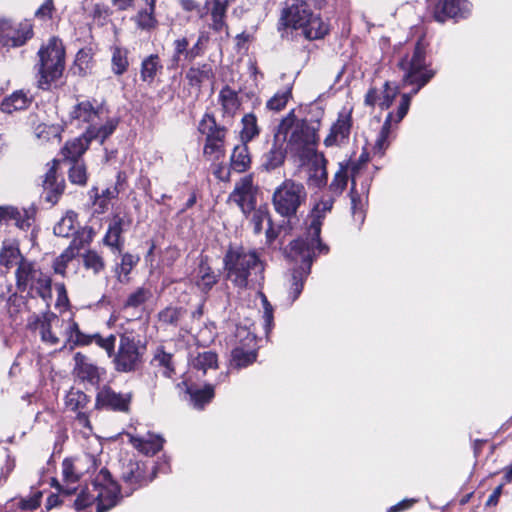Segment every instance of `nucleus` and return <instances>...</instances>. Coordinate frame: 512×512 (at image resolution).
<instances>
[{
	"instance_id": "obj_62",
	"label": "nucleus",
	"mask_w": 512,
	"mask_h": 512,
	"mask_svg": "<svg viewBox=\"0 0 512 512\" xmlns=\"http://www.w3.org/2000/svg\"><path fill=\"white\" fill-rule=\"evenodd\" d=\"M380 95L376 88H370L365 95L364 103L366 106L374 107L376 103H379Z\"/></svg>"
},
{
	"instance_id": "obj_44",
	"label": "nucleus",
	"mask_w": 512,
	"mask_h": 512,
	"mask_svg": "<svg viewBox=\"0 0 512 512\" xmlns=\"http://www.w3.org/2000/svg\"><path fill=\"white\" fill-rule=\"evenodd\" d=\"M172 357H173V355L170 353H167L163 349V347H159V348H157L151 363L153 365L162 367L163 368V371H162L163 376L170 378L175 372V369H174V366L172 363Z\"/></svg>"
},
{
	"instance_id": "obj_50",
	"label": "nucleus",
	"mask_w": 512,
	"mask_h": 512,
	"mask_svg": "<svg viewBox=\"0 0 512 512\" xmlns=\"http://www.w3.org/2000/svg\"><path fill=\"white\" fill-rule=\"evenodd\" d=\"M150 296L151 292L149 289L139 287L127 297L123 305V309H137L142 306L150 298Z\"/></svg>"
},
{
	"instance_id": "obj_2",
	"label": "nucleus",
	"mask_w": 512,
	"mask_h": 512,
	"mask_svg": "<svg viewBox=\"0 0 512 512\" xmlns=\"http://www.w3.org/2000/svg\"><path fill=\"white\" fill-rule=\"evenodd\" d=\"M289 28L300 31L307 40L321 39L328 33V25L304 0L285 1L278 27L282 38L288 33Z\"/></svg>"
},
{
	"instance_id": "obj_20",
	"label": "nucleus",
	"mask_w": 512,
	"mask_h": 512,
	"mask_svg": "<svg viewBox=\"0 0 512 512\" xmlns=\"http://www.w3.org/2000/svg\"><path fill=\"white\" fill-rule=\"evenodd\" d=\"M36 209H18L14 206H0V223H13L17 228L27 231L34 221Z\"/></svg>"
},
{
	"instance_id": "obj_52",
	"label": "nucleus",
	"mask_w": 512,
	"mask_h": 512,
	"mask_svg": "<svg viewBox=\"0 0 512 512\" xmlns=\"http://www.w3.org/2000/svg\"><path fill=\"white\" fill-rule=\"evenodd\" d=\"M174 53L171 58L172 66H178L179 62L183 58L188 61V53H189V41L186 37L176 39L173 42Z\"/></svg>"
},
{
	"instance_id": "obj_56",
	"label": "nucleus",
	"mask_w": 512,
	"mask_h": 512,
	"mask_svg": "<svg viewBox=\"0 0 512 512\" xmlns=\"http://www.w3.org/2000/svg\"><path fill=\"white\" fill-rule=\"evenodd\" d=\"M154 10V0L150 2V12L148 11H140L136 17L137 25L141 29L151 30L156 26V19L153 16Z\"/></svg>"
},
{
	"instance_id": "obj_7",
	"label": "nucleus",
	"mask_w": 512,
	"mask_h": 512,
	"mask_svg": "<svg viewBox=\"0 0 512 512\" xmlns=\"http://www.w3.org/2000/svg\"><path fill=\"white\" fill-rule=\"evenodd\" d=\"M15 286L18 292L27 293L43 300L52 298V279L31 260L23 261L15 270Z\"/></svg>"
},
{
	"instance_id": "obj_45",
	"label": "nucleus",
	"mask_w": 512,
	"mask_h": 512,
	"mask_svg": "<svg viewBox=\"0 0 512 512\" xmlns=\"http://www.w3.org/2000/svg\"><path fill=\"white\" fill-rule=\"evenodd\" d=\"M217 360L218 357L215 352L204 351L192 360L191 365L194 369L200 370L205 374L208 369L217 368Z\"/></svg>"
},
{
	"instance_id": "obj_27",
	"label": "nucleus",
	"mask_w": 512,
	"mask_h": 512,
	"mask_svg": "<svg viewBox=\"0 0 512 512\" xmlns=\"http://www.w3.org/2000/svg\"><path fill=\"white\" fill-rule=\"evenodd\" d=\"M465 0H443L434 9V17L438 22H444L448 18L462 17L465 12Z\"/></svg>"
},
{
	"instance_id": "obj_26",
	"label": "nucleus",
	"mask_w": 512,
	"mask_h": 512,
	"mask_svg": "<svg viewBox=\"0 0 512 512\" xmlns=\"http://www.w3.org/2000/svg\"><path fill=\"white\" fill-rule=\"evenodd\" d=\"M33 101L32 95L29 91L23 89L16 90L9 96L3 98L0 103V110L6 114H12L16 111H23L28 109Z\"/></svg>"
},
{
	"instance_id": "obj_1",
	"label": "nucleus",
	"mask_w": 512,
	"mask_h": 512,
	"mask_svg": "<svg viewBox=\"0 0 512 512\" xmlns=\"http://www.w3.org/2000/svg\"><path fill=\"white\" fill-rule=\"evenodd\" d=\"M226 278L239 289L259 285L264 280V264L255 250L230 247L223 258Z\"/></svg>"
},
{
	"instance_id": "obj_24",
	"label": "nucleus",
	"mask_w": 512,
	"mask_h": 512,
	"mask_svg": "<svg viewBox=\"0 0 512 512\" xmlns=\"http://www.w3.org/2000/svg\"><path fill=\"white\" fill-rule=\"evenodd\" d=\"M399 65L408 77H419L425 71H432L427 69L425 47L420 41L416 43L412 57L402 59Z\"/></svg>"
},
{
	"instance_id": "obj_35",
	"label": "nucleus",
	"mask_w": 512,
	"mask_h": 512,
	"mask_svg": "<svg viewBox=\"0 0 512 512\" xmlns=\"http://www.w3.org/2000/svg\"><path fill=\"white\" fill-rule=\"evenodd\" d=\"M64 334L67 337V343H72L71 348L74 346H85L93 342V334L87 335L83 333L78 326V323L70 318L65 326Z\"/></svg>"
},
{
	"instance_id": "obj_34",
	"label": "nucleus",
	"mask_w": 512,
	"mask_h": 512,
	"mask_svg": "<svg viewBox=\"0 0 512 512\" xmlns=\"http://www.w3.org/2000/svg\"><path fill=\"white\" fill-rule=\"evenodd\" d=\"M77 214L73 211H68L65 216L54 226L53 231L56 236L69 237L70 235L86 238V234L82 235V230L76 228Z\"/></svg>"
},
{
	"instance_id": "obj_23",
	"label": "nucleus",
	"mask_w": 512,
	"mask_h": 512,
	"mask_svg": "<svg viewBox=\"0 0 512 512\" xmlns=\"http://www.w3.org/2000/svg\"><path fill=\"white\" fill-rule=\"evenodd\" d=\"M351 127V113H339L337 121L332 125L330 133L324 140V144L330 147L345 143L349 139Z\"/></svg>"
},
{
	"instance_id": "obj_51",
	"label": "nucleus",
	"mask_w": 512,
	"mask_h": 512,
	"mask_svg": "<svg viewBox=\"0 0 512 512\" xmlns=\"http://www.w3.org/2000/svg\"><path fill=\"white\" fill-rule=\"evenodd\" d=\"M183 313V308L169 306L158 313V319L162 324L177 326Z\"/></svg>"
},
{
	"instance_id": "obj_19",
	"label": "nucleus",
	"mask_w": 512,
	"mask_h": 512,
	"mask_svg": "<svg viewBox=\"0 0 512 512\" xmlns=\"http://www.w3.org/2000/svg\"><path fill=\"white\" fill-rule=\"evenodd\" d=\"M131 222V218L126 214L117 213L113 215L103 239L104 244L120 253L124 246L122 234L127 231Z\"/></svg>"
},
{
	"instance_id": "obj_13",
	"label": "nucleus",
	"mask_w": 512,
	"mask_h": 512,
	"mask_svg": "<svg viewBox=\"0 0 512 512\" xmlns=\"http://www.w3.org/2000/svg\"><path fill=\"white\" fill-rule=\"evenodd\" d=\"M334 203L333 197L320 200L312 209L310 214V224L307 228V234L302 237L309 247L318 251V254H327L329 247L321 241L320 233L322 220L327 212H330Z\"/></svg>"
},
{
	"instance_id": "obj_55",
	"label": "nucleus",
	"mask_w": 512,
	"mask_h": 512,
	"mask_svg": "<svg viewBox=\"0 0 512 512\" xmlns=\"http://www.w3.org/2000/svg\"><path fill=\"white\" fill-rule=\"evenodd\" d=\"M68 178L71 183L77 185H85L87 182V171L84 164L73 162L69 169Z\"/></svg>"
},
{
	"instance_id": "obj_22",
	"label": "nucleus",
	"mask_w": 512,
	"mask_h": 512,
	"mask_svg": "<svg viewBox=\"0 0 512 512\" xmlns=\"http://www.w3.org/2000/svg\"><path fill=\"white\" fill-rule=\"evenodd\" d=\"M317 142L316 129L306 120L296 123L289 138V145L295 147L297 151H310Z\"/></svg>"
},
{
	"instance_id": "obj_16",
	"label": "nucleus",
	"mask_w": 512,
	"mask_h": 512,
	"mask_svg": "<svg viewBox=\"0 0 512 512\" xmlns=\"http://www.w3.org/2000/svg\"><path fill=\"white\" fill-rule=\"evenodd\" d=\"M155 477L156 467H153L151 476L147 477L145 463L134 460L122 463L121 479L128 486V491H126L127 496L153 481Z\"/></svg>"
},
{
	"instance_id": "obj_10",
	"label": "nucleus",
	"mask_w": 512,
	"mask_h": 512,
	"mask_svg": "<svg viewBox=\"0 0 512 512\" xmlns=\"http://www.w3.org/2000/svg\"><path fill=\"white\" fill-rule=\"evenodd\" d=\"M146 347L141 345L133 333L120 335L117 353H114L113 364L118 372H135L143 363V355Z\"/></svg>"
},
{
	"instance_id": "obj_60",
	"label": "nucleus",
	"mask_w": 512,
	"mask_h": 512,
	"mask_svg": "<svg viewBox=\"0 0 512 512\" xmlns=\"http://www.w3.org/2000/svg\"><path fill=\"white\" fill-rule=\"evenodd\" d=\"M63 468V477L65 481L70 483H75L78 481V474L75 470V466L72 461L69 459H65L62 463Z\"/></svg>"
},
{
	"instance_id": "obj_54",
	"label": "nucleus",
	"mask_w": 512,
	"mask_h": 512,
	"mask_svg": "<svg viewBox=\"0 0 512 512\" xmlns=\"http://www.w3.org/2000/svg\"><path fill=\"white\" fill-rule=\"evenodd\" d=\"M83 263L87 269L93 270L95 274L102 271L105 267L103 258L93 250H89L83 255Z\"/></svg>"
},
{
	"instance_id": "obj_21",
	"label": "nucleus",
	"mask_w": 512,
	"mask_h": 512,
	"mask_svg": "<svg viewBox=\"0 0 512 512\" xmlns=\"http://www.w3.org/2000/svg\"><path fill=\"white\" fill-rule=\"evenodd\" d=\"M344 166L347 167V173H350L351 178V190H350V198H351V210L352 216L355 221L359 223H363L365 215L361 206L360 195L356 190L357 181L360 177L361 171L365 166L362 165L361 161H348Z\"/></svg>"
},
{
	"instance_id": "obj_31",
	"label": "nucleus",
	"mask_w": 512,
	"mask_h": 512,
	"mask_svg": "<svg viewBox=\"0 0 512 512\" xmlns=\"http://www.w3.org/2000/svg\"><path fill=\"white\" fill-rule=\"evenodd\" d=\"M185 77L190 86L200 89L203 83L213 80L215 78V74L210 64L203 63L198 66L190 67L186 72Z\"/></svg>"
},
{
	"instance_id": "obj_25",
	"label": "nucleus",
	"mask_w": 512,
	"mask_h": 512,
	"mask_svg": "<svg viewBox=\"0 0 512 512\" xmlns=\"http://www.w3.org/2000/svg\"><path fill=\"white\" fill-rule=\"evenodd\" d=\"M43 192L41 197L51 205H54L58 202L60 196L64 192V181L61 180L58 182L57 180V171L55 166H52L46 172L44 179L42 181Z\"/></svg>"
},
{
	"instance_id": "obj_40",
	"label": "nucleus",
	"mask_w": 512,
	"mask_h": 512,
	"mask_svg": "<svg viewBox=\"0 0 512 512\" xmlns=\"http://www.w3.org/2000/svg\"><path fill=\"white\" fill-rule=\"evenodd\" d=\"M199 274L200 278L196 285L203 293L207 294L218 282L219 275L215 274L212 268L203 261L199 265Z\"/></svg>"
},
{
	"instance_id": "obj_12",
	"label": "nucleus",
	"mask_w": 512,
	"mask_h": 512,
	"mask_svg": "<svg viewBox=\"0 0 512 512\" xmlns=\"http://www.w3.org/2000/svg\"><path fill=\"white\" fill-rule=\"evenodd\" d=\"M295 114L292 110L278 125V131L269 150L263 154L261 167L266 171H272L284 164L287 150L285 146L287 131L295 122Z\"/></svg>"
},
{
	"instance_id": "obj_33",
	"label": "nucleus",
	"mask_w": 512,
	"mask_h": 512,
	"mask_svg": "<svg viewBox=\"0 0 512 512\" xmlns=\"http://www.w3.org/2000/svg\"><path fill=\"white\" fill-rule=\"evenodd\" d=\"M327 160L323 155L316 156L312 162L308 184L316 188H322L326 186L328 180V173L326 169Z\"/></svg>"
},
{
	"instance_id": "obj_28",
	"label": "nucleus",
	"mask_w": 512,
	"mask_h": 512,
	"mask_svg": "<svg viewBox=\"0 0 512 512\" xmlns=\"http://www.w3.org/2000/svg\"><path fill=\"white\" fill-rule=\"evenodd\" d=\"M65 320L60 319L54 313H47L44 315L40 323V337L42 342L55 346L60 343L59 337L52 331L53 327H63Z\"/></svg>"
},
{
	"instance_id": "obj_48",
	"label": "nucleus",
	"mask_w": 512,
	"mask_h": 512,
	"mask_svg": "<svg viewBox=\"0 0 512 512\" xmlns=\"http://www.w3.org/2000/svg\"><path fill=\"white\" fill-rule=\"evenodd\" d=\"M349 175L347 167L344 163H340L338 171L335 173L332 182L329 185V191L333 196H339L345 190L348 183Z\"/></svg>"
},
{
	"instance_id": "obj_41",
	"label": "nucleus",
	"mask_w": 512,
	"mask_h": 512,
	"mask_svg": "<svg viewBox=\"0 0 512 512\" xmlns=\"http://www.w3.org/2000/svg\"><path fill=\"white\" fill-rule=\"evenodd\" d=\"M242 130L240 132L241 141L249 143L260 133V128L257 124V118L253 113H247L242 117Z\"/></svg>"
},
{
	"instance_id": "obj_61",
	"label": "nucleus",
	"mask_w": 512,
	"mask_h": 512,
	"mask_svg": "<svg viewBox=\"0 0 512 512\" xmlns=\"http://www.w3.org/2000/svg\"><path fill=\"white\" fill-rule=\"evenodd\" d=\"M203 39H204V36H200L198 38L197 42L191 48H189L188 61H192L196 57L202 55V53H203V48H202V41H203Z\"/></svg>"
},
{
	"instance_id": "obj_46",
	"label": "nucleus",
	"mask_w": 512,
	"mask_h": 512,
	"mask_svg": "<svg viewBox=\"0 0 512 512\" xmlns=\"http://www.w3.org/2000/svg\"><path fill=\"white\" fill-rule=\"evenodd\" d=\"M90 398L81 390L71 389L65 397V405L71 411H82Z\"/></svg>"
},
{
	"instance_id": "obj_47",
	"label": "nucleus",
	"mask_w": 512,
	"mask_h": 512,
	"mask_svg": "<svg viewBox=\"0 0 512 512\" xmlns=\"http://www.w3.org/2000/svg\"><path fill=\"white\" fill-rule=\"evenodd\" d=\"M248 218L256 235L262 232L265 220H267L268 224H271L270 213L266 205L259 206L258 208L255 207Z\"/></svg>"
},
{
	"instance_id": "obj_18",
	"label": "nucleus",
	"mask_w": 512,
	"mask_h": 512,
	"mask_svg": "<svg viewBox=\"0 0 512 512\" xmlns=\"http://www.w3.org/2000/svg\"><path fill=\"white\" fill-rule=\"evenodd\" d=\"M133 394L119 393L110 386H103L96 395V407L115 412L128 413Z\"/></svg>"
},
{
	"instance_id": "obj_17",
	"label": "nucleus",
	"mask_w": 512,
	"mask_h": 512,
	"mask_svg": "<svg viewBox=\"0 0 512 512\" xmlns=\"http://www.w3.org/2000/svg\"><path fill=\"white\" fill-rule=\"evenodd\" d=\"M74 374L81 382L92 387H99V384L106 374L104 368L97 366L88 356L76 352L73 356Z\"/></svg>"
},
{
	"instance_id": "obj_30",
	"label": "nucleus",
	"mask_w": 512,
	"mask_h": 512,
	"mask_svg": "<svg viewBox=\"0 0 512 512\" xmlns=\"http://www.w3.org/2000/svg\"><path fill=\"white\" fill-rule=\"evenodd\" d=\"M248 143L242 142L236 145L230 157V167L237 173L246 172L251 165V156Z\"/></svg>"
},
{
	"instance_id": "obj_14",
	"label": "nucleus",
	"mask_w": 512,
	"mask_h": 512,
	"mask_svg": "<svg viewBox=\"0 0 512 512\" xmlns=\"http://www.w3.org/2000/svg\"><path fill=\"white\" fill-rule=\"evenodd\" d=\"M236 338L240 339V343L231 352V364L244 368L256 361V337L245 328H238Z\"/></svg>"
},
{
	"instance_id": "obj_42",
	"label": "nucleus",
	"mask_w": 512,
	"mask_h": 512,
	"mask_svg": "<svg viewBox=\"0 0 512 512\" xmlns=\"http://www.w3.org/2000/svg\"><path fill=\"white\" fill-rule=\"evenodd\" d=\"M187 392L190 396V401L197 409H202L204 405L209 403L214 397V388L212 385H205L202 389L188 388Z\"/></svg>"
},
{
	"instance_id": "obj_57",
	"label": "nucleus",
	"mask_w": 512,
	"mask_h": 512,
	"mask_svg": "<svg viewBox=\"0 0 512 512\" xmlns=\"http://www.w3.org/2000/svg\"><path fill=\"white\" fill-rule=\"evenodd\" d=\"M93 341L102 349H104L108 356L111 357L114 355L115 351V342H116V336L115 335H109L106 338H103L100 334L95 333L93 334Z\"/></svg>"
},
{
	"instance_id": "obj_4",
	"label": "nucleus",
	"mask_w": 512,
	"mask_h": 512,
	"mask_svg": "<svg viewBox=\"0 0 512 512\" xmlns=\"http://www.w3.org/2000/svg\"><path fill=\"white\" fill-rule=\"evenodd\" d=\"M93 492L86 488L80 492L74 501V508L84 510L97 501V512H106L114 507L120 496V486L112 478L108 469L102 468L91 483Z\"/></svg>"
},
{
	"instance_id": "obj_32",
	"label": "nucleus",
	"mask_w": 512,
	"mask_h": 512,
	"mask_svg": "<svg viewBox=\"0 0 512 512\" xmlns=\"http://www.w3.org/2000/svg\"><path fill=\"white\" fill-rule=\"evenodd\" d=\"M218 100L221 105L223 115L228 117H233L241 105L238 93L229 85H225L220 90Z\"/></svg>"
},
{
	"instance_id": "obj_39",
	"label": "nucleus",
	"mask_w": 512,
	"mask_h": 512,
	"mask_svg": "<svg viewBox=\"0 0 512 512\" xmlns=\"http://www.w3.org/2000/svg\"><path fill=\"white\" fill-rule=\"evenodd\" d=\"M86 234V238H80L79 236L74 237L70 245L60 254V256L70 262L72 261L76 255L78 254L79 250L85 245L88 244L93 237V230L92 228L84 227L82 228V235Z\"/></svg>"
},
{
	"instance_id": "obj_11",
	"label": "nucleus",
	"mask_w": 512,
	"mask_h": 512,
	"mask_svg": "<svg viewBox=\"0 0 512 512\" xmlns=\"http://www.w3.org/2000/svg\"><path fill=\"white\" fill-rule=\"evenodd\" d=\"M198 131L205 135L203 154L209 160H219L225 155L224 140L227 129L216 123L214 115L206 113L199 122Z\"/></svg>"
},
{
	"instance_id": "obj_15",
	"label": "nucleus",
	"mask_w": 512,
	"mask_h": 512,
	"mask_svg": "<svg viewBox=\"0 0 512 512\" xmlns=\"http://www.w3.org/2000/svg\"><path fill=\"white\" fill-rule=\"evenodd\" d=\"M228 203H235L243 215L248 219L256 206V190L251 176L242 177L235 183L234 189L229 194Z\"/></svg>"
},
{
	"instance_id": "obj_49",
	"label": "nucleus",
	"mask_w": 512,
	"mask_h": 512,
	"mask_svg": "<svg viewBox=\"0 0 512 512\" xmlns=\"http://www.w3.org/2000/svg\"><path fill=\"white\" fill-rule=\"evenodd\" d=\"M292 97V87L287 86L276 92L266 103V107L272 111H281L285 108L288 100Z\"/></svg>"
},
{
	"instance_id": "obj_3",
	"label": "nucleus",
	"mask_w": 512,
	"mask_h": 512,
	"mask_svg": "<svg viewBox=\"0 0 512 512\" xmlns=\"http://www.w3.org/2000/svg\"><path fill=\"white\" fill-rule=\"evenodd\" d=\"M307 191L305 186L293 179H285L272 194L274 211L283 219L280 229L290 233L299 223V211L305 205Z\"/></svg>"
},
{
	"instance_id": "obj_64",
	"label": "nucleus",
	"mask_w": 512,
	"mask_h": 512,
	"mask_svg": "<svg viewBox=\"0 0 512 512\" xmlns=\"http://www.w3.org/2000/svg\"><path fill=\"white\" fill-rule=\"evenodd\" d=\"M53 10V0H46L35 12L37 17L50 16Z\"/></svg>"
},
{
	"instance_id": "obj_5",
	"label": "nucleus",
	"mask_w": 512,
	"mask_h": 512,
	"mask_svg": "<svg viewBox=\"0 0 512 512\" xmlns=\"http://www.w3.org/2000/svg\"><path fill=\"white\" fill-rule=\"evenodd\" d=\"M102 115L101 106L94 107L89 100L77 103L70 112V119L86 123L88 126L83 133L84 139L98 141L103 144L117 129L120 119L108 117L106 121L99 124Z\"/></svg>"
},
{
	"instance_id": "obj_59",
	"label": "nucleus",
	"mask_w": 512,
	"mask_h": 512,
	"mask_svg": "<svg viewBox=\"0 0 512 512\" xmlns=\"http://www.w3.org/2000/svg\"><path fill=\"white\" fill-rule=\"evenodd\" d=\"M262 305H263V320H264V328L266 333H268L273 325V307L268 301L265 294L260 293Z\"/></svg>"
},
{
	"instance_id": "obj_37",
	"label": "nucleus",
	"mask_w": 512,
	"mask_h": 512,
	"mask_svg": "<svg viewBox=\"0 0 512 512\" xmlns=\"http://www.w3.org/2000/svg\"><path fill=\"white\" fill-rule=\"evenodd\" d=\"M91 142L92 141H88L87 139H84V137L82 135L79 138H76L72 141L67 142L61 150L62 155L66 160H70L72 162H78V159L88 149V146Z\"/></svg>"
},
{
	"instance_id": "obj_9",
	"label": "nucleus",
	"mask_w": 512,
	"mask_h": 512,
	"mask_svg": "<svg viewBox=\"0 0 512 512\" xmlns=\"http://www.w3.org/2000/svg\"><path fill=\"white\" fill-rule=\"evenodd\" d=\"M434 74V71H425L424 73L420 74L419 77L404 76V80L407 84L416 85V87L410 93H405L402 95L396 115H394L393 112L388 113L376 140L375 149L378 151H384L388 147L387 140L390 134L392 123L397 124L402 121V119L408 113L412 97L416 95L419 90L433 78Z\"/></svg>"
},
{
	"instance_id": "obj_58",
	"label": "nucleus",
	"mask_w": 512,
	"mask_h": 512,
	"mask_svg": "<svg viewBox=\"0 0 512 512\" xmlns=\"http://www.w3.org/2000/svg\"><path fill=\"white\" fill-rule=\"evenodd\" d=\"M138 261V256L132 255L130 253H124L121 258L119 270L117 269V273L119 274V276L121 274L125 276L129 275L133 267L138 263Z\"/></svg>"
},
{
	"instance_id": "obj_6",
	"label": "nucleus",
	"mask_w": 512,
	"mask_h": 512,
	"mask_svg": "<svg viewBox=\"0 0 512 512\" xmlns=\"http://www.w3.org/2000/svg\"><path fill=\"white\" fill-rule=\"evenodd\" d=\"M39 62L35 65L37 70V86L48 90L51 83L62 76L65 67V50L62 42L53 37L46 46L38 51Z\"/></svg>"
},
{
	"instance_id": "obj_53",
	"label": "nucleus",
	"mask_w": 512,
	"mask_h": 512,
	"mask_svg": "<svg viewBox=\"0 0 512 512\" xmlns=\"http://www.w3.org/2000/svg\"><path fill=\"white\" fill-rule=\"evenodd\" d=\"M383 91L380 96L379 107L382 110L390 108L394 99L399 94V88L396 85H391L389 81H386L383 86Z\"/></svg>"
},
{
	"instance_id": "obj_8",
	"label": "nucleus",
	"mask_w": 512,
	"mask_h": 512,
	"mask_svg": "<svg viewBox=\"0 0 512 512\" xmlns=\"http://www.w3.org/2000/svg\"><path fill=\"white\" fill-rule=\"evenodd\" d=\"M286 254L291 260L300 262V265L293 269L291 276L290 295L291 302H294L300 296L304 281L311 272L312 263L319 254L316 249L309 247L303 238L291 241L286 248Z\"/></svg>"
},
{
	"instance_id": "obj_43",
	"label": "nucleus",
	"mask_w": 512,
	"mask_h": 512,
	"mask_svg": "<svg viewBox=\"0 0 512 512\" xmlns=\"http://www.w3.org/2000/svg\"><path fill=\"white\" fill-rule=\"evenodd\" d=\"M129 67L128 50L121 47H114L111 57V68L115 75H123Z\"/></svg>"
},
{
	"instance_id": "obj_63",
	"label": "nucleus",
	"mask_w": 512,
	"mask_h": 512,
	"mask_svg": "<svg viewBox=\"0 0 512 512\" xmlns=\"http://www.w3.org/2000/svg\"><path fill=\"white\" fill-rule=\"evenodd\" d=\"M213 6L211 9V16H225L227 2L221 0H212Z\"/></svg>"
},
{
	"instance_id": "obj_29",
	"label": "nucleus",
	"mask_w": 512,
	"mask_h": 512,
	"mask_svg": "<svg viewBox=\"0 0 512 512\" xmlns=\"http://www.w3.org/2000/svg\"><path fill=\"white\" fill-rule=\"evenodd\" d=\"M28 258L22 255L19 245L10 240L4 241L0 250V265L10 269L13 266L16 268Z\"/></svg>"
},
{
	"instance_id": "obj_36",
	"label": "nucleus",
	"mask_w": 512,
	"mask_h": 512,
	"mask_svg": "<svg viewBox=\"0 0 512 512\" xmlns=\"http://www.w3.org/2000/svg\"><path fill=\"white\" fill-rule=\"evenodd\" d=\"M130 442L140 452L146 455H154L162 449L163 438L160 436L149 435V437H131Z\"/></svg>"
},
{
	"instance_id": "obj_38",
	"label": "nucleus",
	"mask_w": 512,
	"mask_h": 512,
	"mask_svg": "<svg viewBox=\"0 0 512 512\" xmlns=\"http://www.w3.org/2000/svg\"><path fill=\"white\" fill-rule=\"evenodd\" d=\"M163 68L160 58L157 54H151L143 59L141 63L140 77L144 82L152 83L158 73Z\"/></svg>"
}]
</instances>
